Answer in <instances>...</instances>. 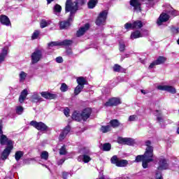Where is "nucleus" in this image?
I'll use <instances>...</instances> for the list:
<instances>
[{
  "instance_id": "40",
  "label": "nucleus",
  "mask_w": 179,
  "mask_h": 179,
  "mask_svg": "<svg viewBox=\"0 0 179 179\" xmlns=\"http://www.w3.org/2000/svg\"><path fill=\"white\" fill-rule=\"evenodd\" d=\"M103 149L105 152H108V151L111 150V144H110V143L103 144Z\"/></svg>"
},
{
  "instance_id": "8",
  "label": "nucleus",
  "mask_w": 179,
  "mask_h": 179,
  "mask_svg": "<svg viewBox=\"0 0 179 179\" xmlns=\"http://www.w3.org/2000/svg\"><path fill=\"white\" fill-rule=\"evenodd\" d=\"M30 125H31V127H34V128H36V129H38V131H41V132H45V131L48 129V127H47V125H45V124L42 122H38L32 120L30 122Z\"/></svg>"
},
{
  "instance_id": "46",
  "label": "nucleus",
  "mask_w": 179,
  "mask_h": 179,
  "mask_svg": "<svg viewBox=\"0 0 179 179\" xmlns=\"http://www.w3.org/2000/svg\"><path fill=\"white\" fill-rule=\"evenodd\" d=\"M124 28L127 29V30H128V29H134V23H126Z\"/></svg>"
},
{
  "instance_id": "27",
  "label": "nucleus",
  "mask_w": 179,
  "mask_h": 179,
  "mask_svg": "<svg viewBox=\"0 0 179 179\" xmlns=\"http://www.w3.org/2000/svg\"><path fill=\"white\" fill-rule=\"evenodd\" d=\"M145 23L141 20H136L133 22V29H142Z\"/></svg>"
},
{
  "instance_id": "20",
  "label": "nucleus",
  "mask_w": 179,
  "mask_h": 179,
  "mask_svg": "<svg viewBox=\"0 0 179 179\" xmlns=\"http://www.w3.org/2000/svg\"><path fill=\"white\" fill-rule=\"evenodd\" d=\"M41 95L44 99H47L48 100H52L54 99H57V94H51L48 92H41Z\"/></svg>"
},
{
  "instance_id": "2",
  "label": "nucleus",
  "mask_w": 179,
  "mask_h": 179,
  "mask_svg": "<svg viewBox=\"0 0 179 179\" xmlns=\"http://www.w3.org/2000/svg\"><path fill=\"white\" fill-rule=\"evenodd\" d=\"M146 148L143 156V169H148L149 163H152V162H155V154L153 153V146H152V142L150 141H146L145 142Z\"/></svg>"
},
{
  "instance_id": "3",
  "label": "nucleus",
  "mask_w": 179,
  "mask_h": 179,
  "mask_svg": "<svg viewBox=\"0 0 179 179\" xmlns=\"http://www.w3.org/2000/svg\"><path fill=\"white\" fill-rule=\"evenodd\" d=\"M92 115V108H86L82 113L75 111L72 115V119L76 121H86Z\"/></svg>"
},
{
  "instance_id": "51",
  "label": "nucleus",
  "mask_w": 179,
  "mask_h": 179,
  "mask_svg": "<svg viewBox=\"0 0 179 179\" xmlns=\"http://www.w3.org/2000/svg\"><path fill=\"white\" fill-rule=\"evenodd\" d=\"M64 114L66 117H69V108H66L64 110Z\"/></svg>"
},
{
  "instance_id": "50",
  "label": "nucleus",
  "mask_w": 179,
  "mask_h": 179,
  "mask_svg": "<svg viewBox=\"0 0 179 179\" xmlns=\"http://www.w3.org/2000/svg\"><path fill=\"white\" fill-rule=\"evenodd\" d=\"M68 177H69V173H68V172H63L62 173V178L68 179Z\"/></svg>"
},
{
  "instance_id": "34",
  "label": "nucleus",
  "mask_w": 179,
  "mask_h": 179,
  "mask_svg": "<svg viewBox=\"0 0 179 179\" xmlns=\"http://www.w3.org/2000/svg\"><path fill=\"white\" fill-rule=\"evenodd\" d=\"M83 87H85V86L78 85L74 90V94L78 96V94H79V93L83 90Z\"/></svg>"
},
{
  "instance_id": "33",
  "label": "nucleus",
  "mask_w": 179,
  "mask_h": 179,
  "mask_svg": "<svg viewBox=\"0 0 179 179\" xmlns=\"http://www.w3.org/2000/svg\"><path fill=\"white\" fill-rule=\"evenodd\" d=\"M23 157V152L22 151H17L15 154V159L17 162H19L20 159Z\"/></svg>"
},
{
  "instance_id": "30",
  "label": "nucleus",
  "mask_w": 179,
  "mask_h": 179,
  "mask_svg": "<svg viewBox=\"0 0 179 179\" xmlns=\"http://www.w3.org/2000/svg\"><path fill=\"white\" fill-rule=\"evenodd\" d=\"M77 83L78 86H85L86 85L87 81L86 79L83 77H79L77 78Z\"/></svg>"
},
{
  "instance_id": "6",
  "label": "nucleus",
  "mask_w": 179,
  "mask_h": 179,
  "mask_svg": "<svg viewBox=\"0 0 179 179\" xmlns=\"http://www.w3.org/2000/svg\"><path fill=\"white\" fill-rule=\"evenodd\" d=\"M142 2L141 0H130V9L136 13L142 12Z\"/></svg>"
},
{
  "instance_id": "1",
  "label": "nucleus",
  "mask_w": 179,
  "mask_h": 179,
  "mask_svg": "<svg viewBox=\"0 0 179 179\" xmlns=\"http://www.w3.org/2000/svg\"><path fill=\"white\" fill-rule=\"evenodd\" d=\"M85 2V0H76L73 2H72V0H66L65 10L66 12H70V17L67 21L60 22V29H68L71 26L72 16L76 13L79 5H83Z\"/></svg>"
},
{
  "instance_id": "41",
  "label": "nucleus",
  "mask_w": 179,
  "mask_h": 179,
  "mask_svg": "<svg viewBox=\"0 0 179 179\" xmlns=\"http://www.w3.org/2000/svg\"><path fill=\"white\" fill-rule=\"evenodd\" d=\"M41 158L43 159V160L48 159V152L47 151H43L41 154Z\"/></svg>"
},
{
  "instance_id": "21",
  "label": "nucleus",
  "mask_w": 179,
  "mask_h": 179,
  "mask_svg": "<svg viewBox=\"0 0 179 179\" xmlns=\"http://www.w3.org/2000/svg\"><path fill=\"white\" fill-rule=\"evenodd\" d=\"M32 103H39V101H43V98L40 96L38 92H34L30 98Z\"/></svg>"
},
{
  "instance_id": "12",
  "label": "nucleus",
  "mask_w": 179,
  "mask_h": 179,
  "mask_svg": "<svg viewBox=\"0 0 179 179\" xmlns=\"http://www.w3.org/2000/svg\"><path fill=\"white\" fill-rule=\"evenodd\" d=\"M169 19H170V15H169L166 13H162L159 15V17L157 21V24L158 26H162V24H163L164 23H166V22H167L169 20Z\"/></svg>"
},
{
  "instance_id": "59",
  "label": "nucleus",
  "mask_w": 179,
  "mask_h": 179,
  "mask_svg": "<svg viewBox=\"0 0 179 179\" xmlns=\"http://www.w3.org/2000/svg\"><path fill=\"white\" fill-rule=\"evenodd\" d=\"M115 179H124V176L116 178Z\"/></svg>"
},
{
  "instance_id": "23",
  "label": "nucleus",
  "mask_w": 179,
  "mask_h": 179,
  "mask_svg": "<svg viewBox=\"0 0 179 179\" xmlns=\"http://www.w3.org/2000/svg\"><path fill=\"white\" fill-rule=\"evenodd\" d=\"M8 50H9L7 47L3 48L1 50V53H0V64L5 61L6 58V55H8Z\"/></svg>"
},
{
  "instance_id": "54",
  "label": "nucleus",
  "mask_w": 179,
  "mask_h": 179,
  "mask_svg": "<svg viewBox=\"0 0 179 179\" xmlns=\"http://www.w3.org/2000/svg\"><path fill=\"white\" fill-rule=\"evenodd\" d=\"M156 178L157 179H162L163 177L162 176V173L160 172L156 173Z\"/></svg>"
},
{
  "instance_id": "17",
  "label": "nucleus",
  "mask_w": 179,
  "mask_h": 179,
  "mask_svg": "<svg viewBox=\"0 0 179 179\" xmlns=\"http://www.w3.org/2000/svg\"><path fill=\"white\" fill-rule=\"evenodd\" d=\"M9 142L13 143V141H12V140H9V138H8L6 135H3V133L0 134L1 145H2L3 146H4V145H6V146H9Z\"/></svg>"
},
{
  "instance_id": "14",
  "label": "nucleus",
  "mask_w": 179,
  "mask_h": 179,
  "mask_svg": "<svg viewBox=\"0 0 179 179\" xmlns=\"http://www.w3.org/2000/svg\"><path fill=\"white\" fill-rule=\"evenodd\" d=\"M72 44V41L64 40L62 42H51L48 44V47L50 48L51 47H57V45H71Z\"/></svg>"
},
{
  "instance_id": "43",
  "label": "nucleus",
  "mask_w": 179,
  "mask_h": 179,
  "mask_svg": "<svg viewBox=\"0 0 179 179\" xmlns=\"http://www.w3.org/2000/svg\"><path fill=\"white\" fill-rule=\"evenodd\" d=\"M142 162V164H143V155H138L136 157L135 162L139 163Z\"/></svg>"
},
{
  "instance_id": "39",
  "label": "nucleus",
  "mask_w": 179,
  "mask_h": 179,
  "mask_svg": "<svg viewBox=\"0 0 179 179\" xmlns=\"http://www.w3.org/2000/svg\"><path fill=\"white\" fill-rule=\"evenodd\" d=\"M23 106H18L15 108L16 114H18V115H21V114H23L24 111Z\"/></svg>"
},
{
  "instance_id": "52",
  "label": "nucleus",
  "mask_w": 179,
  "mask_h": 179,
  "mask_svg": "<svg viewBox=\"0 0 179 179\" xmlns=\"http://www.w3.org/2000/svg\"><path fill=\"white\" fill-rule=\"evenodd\" d=\"M169 13H171L172 16H177V11L176 10L172 9L171 11H169Z\"/></svg>"
},
{
  "instance_id": "19",
  "label": "nucleus",
  "mask_w": 179,
  "mask_h": 179,
  "mask_svg": "<svg viewBox=\"0 0 179 179\" xmlns=\"http://www.w3.org/2000/svg\"><path fill=\"white\" fill-rule=\"evenodd\" d=\"M90 28V24H85L84 27H82L80 28L78 31H77V36L80 37L81 36H83L87 30Z\"/></svg>"
},
{
  "instance_id": "63",
  "label": "nucleus",
  "mask_w": 179,
  "mask_h": 179,
  "mask_svg": "<svg viewBox=\"0 0 179 179\" xmlns=\"http://www.w3.org/2000/svg\"><path fill=\"white\" fill-rule=\"evenodd\" d=\"M177 43H178V44L179 45V38H178V40L177 41Z\"/></svg>"
},
{
  "instance_id": "32",
  "label": "nucleus",
  "mask_w": 179,
  "mask_h": 179,
  "mask_svg": "<svg viewBox=\"0 0 179 179\" xmlns=\"http://www.w3.org/2000/svg\"><path fill=\"white\" fill-rule=\"evenodd\" d=\"M20 82H24L26 80V78H27V73L24 71H21L19 74Z\"/></svg>"
},
{
  "instance_id": "38",
  "label": "nucleus",
  "mask_w": 179,
  "mask_h": 179,
  "mask_svg": "<svg viewBox=\"0 0 179 179\" xmlns=\"http://www.w3.org/2000/svg\"><path fill=\"white\" fill-rule=\"evenodd\" d=\"M113 71L114 72H122V71H124V69L118 64H115L113 66Z\"/></svg>"
},
{
  "instance_id": "55",
  "label": "nucleus",
  "mask_w": 179,
  "mask_h": 179,
  "mask_svg": "<svg viewBox=\"0 0 179 179\" xmlns=\"http://www.w3.org/2000/svg\"><path fill=\"white\" fill-rule=\"evenodd\" d=\"M173 33L177 34L178 33V28L173 27L172 28Z\"/></svg>"
},
{
  "instance_id": "28",
  "label": "nucleus",
  "mask_w": 179,
  "mask_h": 179,
  "mask_svg": "<svg viewBox=\"0 0 179 179\" xmlns=\"http://www.w3.org/2000/svg\"><path fill=\"white\" fill-rule=\"evenodd\" d=\"M155 115H156L157 121H158L159 124H162V122H164V120L163 119V116H162V113H160L159 110H155Z\"/></svg>"
},
{
  "instance_id": "44",
  "label": "nucleus",
  "mask_w": 179,
  "mask_h": 179,
  "mask_svg": "<svg viewBox=\"0 0 179 179\" xmlns=\"http://www.w3.org/2000/svg\"><path fill=\"white\" fill-rule=\"evenodd\" d=\"M59 155H66V147H65V145H63L60 148V150H59Z\"/></svg>"
},
{
  "instance_id": "61",
  "label": "nucleus",
  "mask_w": 179,
  "mask_h": 179,
  "mask_svg": "<svg viewBox=\"0 0 179 179\" xmlns=\"http://www.w3.org/2000/svg\"><path fill=\"white\" fill-rule=\"evenodd\" d=\"M123 179H129V177L124 176Z\"/></svg>"
},
{
  "instance_id": "36",
  "label": "nucleus",
  "mask_w": 179,
  "mask_h": 179,
  "mask_svg": "<svg viewBox=\"0 0 179 179\" xmlns=\"http://www.w3.org/2000/svg\"><path fill=\"white\" fill-rule=\"evenodd\" d=\"M49 24H51V21H47L45 20H43L41 22L40 26L41 29H44V27H47V26H49Z\"/></svg>"
},
{
  "instance_id": "22",
  "label": "nucleus",
  "mask_w": 179,
  "mask_h": 179,
  "mask_svg": "<svg viewBox=\"0 0 179 179\" xmlns=\"http://www.w3.org/2000/svg\"><path fill=\"white\" fill-rule=\"evenodd\" d=\"M0 22L4 26H10V20L6 15H2L0 16Z\"/></svg>"
},
{
  "instance_id": "60",
  "label": "nucleus",
  "mask_w": 179,
  "mask_h": 179,
  "mask_svg": "<svg viewBox=\"0 0 179 179\" xmlns=\"http://www.w3.org/2000/svg\"><path fill=\"white\" fill-rule=\"evenodd\" d=\"M54 0H47L48 3H51Z\"/></svg>"
},
{
  "instance_id": "25",
  "label": "nucleus",
  "mask_w": 179,
  "mask_h": 179,
  "mask_svg": "<svg viewBox=\"0 0 179 179\" xmlns=\"http://www.w3.org/2000/svg\"><path fill=\"white\" fill-rule=\"evenodd\" d=\"M78 160L79 162H84V163H89V162H90V160H92V158H90V157H89V155H80L78 157Z\"/></svg>"
},
{
  "instance_id": "62",
  "label": "nucleus",
  "mask_w": 179,
  "mask_h": 179,
  "mask_svg": "<svg viewBox=\"0 0 179 179\" xmlns=\"http://www.w3.org/2000/svg\"><path fill=\"white\" fill-rule=\"evenodd\" d=\"M176 132H177V134H178V135H179V127L177 129Z\"/></svg>"
},
{
  "instance_id": "37",
  "label": "nucleus",
  "mask_w": 179,
  "mask_h": 179,
  "mask_svg": "<svg viewBox=\"0 0 179 179\" xmlns=\"http://www.w3.org/2000/svg\"><path fill=\"white\" fill-rule=\"evenodd\" d=\"M110 124L113 128H117V127H120V122L117 120H110Z\"/></svg>"
},
{
  "instance_id": "24",
  "label": "nucleus",
  "mask_w": 179,
  "mask_h": 179,
  "mask_svg": "<svg viewBox=\"0 0 179 179\" xmlns=\"http://www.w3.org/2000/svg\"><path fill=\"white\" fill-rule=\"evenodd\" d=\"M140 37H143V34L141 31L136 30L131 33L130 38L135 40V38H140Z\"/></svg>"
},
{
  "instance_id": "64",
  "label": "nucleus",
  "mask_w": 179,
  "mask_h": 179,
  "mask_svg": "<svg viewBox=\"0 0 179 179\" xmlns=\"http://www.w3.org/2000/svg\"><path fill=\"white\" fill-rule=\"evenodd\" d=\"M87 153H89V150L87 151Z\"/></svg>"
},
{
  "instance_id": "10",
  "label": "nucleus",
  "mask_w": 179,
  "mask_h": 179,
  "mask_svg": "<svg viewBox=\"0 0 179 179\" xmlns=\"http://www.w3.org/2000/svg\"><path fill=\"white\" fill-rule=\"evenodd\" d=\"M117 142L119 143H124V145H128L129 146H132L136 143V141L134 138H122V137H119L117 138Z\"/></svg>"
},
{
  "instance_id": "47",
  "label": "nucleus",
  "mask_w": 179,
  "mask_h": 179,
  "mask_svg": "<svg viewBox=\"0 0 179 179\" xmlns=\"http://www.w3.org/2000/svg\"><path fill=\"white\" fill-rule=\"evenodd\" d=\"M120 51L121 52H123V51H124L125 50V43H120Z\"/></svg>"
},
{
  "instance_id": "4",
  "label": "nucleus",
  "mask_w": 179,
  "mask_h": 179,
  "mask_svg": "<svg viewBox=\"0 0 179 179\" xmlns=\"http://www.w3.org/2000/svg\"><path fill=\"white\" fill-rule=\"evenodd\" d=\"M43 59V49L36 48L35 50L31 55V64H38Z\"/></svg>"
},
{
  "instance_id": "42",
  "label": "nucleus",
  "mask_w": 179,
  "mask_h": 179,
  "mask_svg": "<svg viewBox=\"0 0 179 179\" xmlns=\"http://www.w3.org/2000/svg\"><path fill=\"white\" fill-rule=\"evenodd\" d=\"M60 90L63 93H65V92H68V85L65 83H62Z\"/></svg>"
},
{
  "instance_id": "53",
  "label": "nucleus",
  "mask_w": 179,
  "mask_h": 179,
  "mask_svg": "<svg viewBox=\"0 0 179 179\" xmlns=\"http://www.w3.org/2000/svg\"><path fill=\"white\" fill-rule=\"evenodd\" d=\"M64 162H65V159H62L57 161V166H62V164H64Z\"/></svg>"
},
{
  "instance_id": "16",
  "label": "nucleus",
  "mask_w": 179,
  "mask_h": 179,
  "mask_svg": "<svg viewBox=\"0 0 179 179\" xmlns=\"http://www.w3.org/2000/svg\"><path fill=\"white\" fill-rule=\"evenodd\" d=\"M169 169V164L166 159L162 157L159 159L158 170H167Z\"/></svg>"
},
{
  "instance_id": "13",
  "label": "nucleus",
  "mask_w": 179,
  "mask_h": 179,
  "mask_svg": "<svg viewBox=\"0 0 179 179\" xmlns=\"http://www.w3.org/2000/svg\"><path fill=\"white\" fill-rule=\"evenodd\" d=\"M166 61H167V59L166 57L159 56L155 61L150 64L149 69H152L155 68L156 65H162V64H164Z\"/></svg>"
},
{
  "instance_id": "49",
  "label": "nucleus",
  "mask_w": 179,
  "mask_h": 179,
  "mask_svg": "<svg viewBox=\"0 0 179 179\" xmlns=\"http://www.w3.org/2000/svg\"><path fill=\"white\" fill-rule=\"evenodd\" d=\"M135 120H136V115H133L129 117L128 121L132 122V121H135Z\"/></svg>"
},
{
  "instance_id": "35",
  "label": "nucleus",
  "mask_w": 179,
  "mask_h": 179,
  "mask_svg": "<svg viewBox=\"0 0 179 179\" xmlns=\"http://www.w3.org/2000/svg\"><path fill=\"white\" fill-rule=\"evenodd\" d=\"M97 5V0H90L88 2V8L90 9H93Z\"/></svg>"
},
{
  "instance_id": "45",
  "label": "nucleus",
  "mask_w": 179,
  "mask_h": 179,
  "mask_svg": "<svg viewBox=\"0 0 179 179\" xmlns=\"http://www.w3.org/2000/svg\"><path fill=\"white\" fill-rule=\"evenodd\" d=\"M39 35H40L39 31H37V30L34 31V32L33 33V34L31 36L32 40H36V38H38Z\"/></svg>"
},
{
  "instance_id": "18",
  "label": "nucleus",
  "mask_w": 179,
  "mask_h": 179,
  "mask_svg": "<svg viewBox=\"0 0 179 179\" xmlns=\"http://www.w3.org/2000/svg\"><path fill=\"white\" fill-rule=\"evenodd\" d=\"M69 132H71V127L69 126H66L61 132L59 136V141H64V138H66V136L68 135V134H69Z\"/></svg>"
},
{
  "instance_id": "7",
  "label": "nucleus",
  "mask_w": 179,
  "mask_h": 179,
  "mask_svg": "<svg viewBox=\"0 0 179 179\" xmlns=\"http://www.w3.org/2000/svg\"><path fill=\"white\" fill-rule=\"evenodd\" d=\"M112 164H115L117 167H125L128 164V161L126 159H119L117 155H114L110 159Z\"/></svg>"
},
{
  "instance_id": "29",
  "label": "nucleus",
  "mask_w": 179,
  "mask_h": 179,
  "mask_svg": "<svg viewBox=\"0 0 179 179\" xmlns=\"http://www.w3.org/2000/svg\"><path fill=\"white\" fill-rule=\"evenodd\" d=\"M61 10H62V8L59 4H56L53 8V13L59 16V13H61Z\"/></svg>"
},
{
  "instance_id": "11",
  "label": "nucleus",
  "mask_w": 179,
  "mask_h": 179,
  "mask_svg": "<svg viewBox=\"0 0 179 179\" xmlns=\"http://www.w3.org/2000/svg\"><path fill=\"white\" fill-rule=\"evenodd\" d=\"M157 89L164 92H169V93H171L172 94H176V88L171 85H158Z\"/></svg>"
},
{
  "instance_id": "9",
  "label": "nucleus",
  "mask_w": 179,
  "mask_h": 179,
  "mask_svg": "<svg viewBox=\"0 0 179 179\" xmlns=\"http://www.w3.org/2000/svg\"><path fill=\"white\" fill-rule=\"evenodd\" d=\"M13 149V143H11L10 141H9L8 145L6 146V149L2 152V155H1L2 160H5L8 159V157L9 156V155H10V152H12Z\"/></svg>"
},
{
  "instance_id": "15",
  "label": "nucleus",
  "mask_w": 179,
  "mask_h": 179,
  "mask_svg": "<svg viewBox=\"0 0 179 179\" xmlns=\"http://www.w3.org/2000/svg\"><path fill=\"white\" fill-rule=\"evenodd\" d=\"M121 104V99L120 98H112L105 103L106 107H113V106H118Z\"/></svg>"
},
{
  "instance_id": "26",
  "label": "nucleus",
  "mask_w": 179,
  "mask_h": 179,
  "mask_svg": "<svg viewBox=\"0 0 179 179\" xmlns=\"http://www.w3.org/2000/svg\"><path fill=\"white\" fill-rule=\"evenodd\" d=\"M27 94H29V93L27 92V90H24L19 97V101L20 103H23V101H24V100H26V97H27Z\"/></svg>"
},
{
  "instance_id": "31",
  "label": "nucleus",
  "mask_w": 179,
  "mask_h": 179,
  "mask_svg": "<svg viewBox=\"0 0 179 179\" xmlns=\"http://www.w3.org/2000/svg\"><path fill=\"white\" fill-rule=\"evenodd\" d=\"M100 131L103 134H107V132H110V131H111V126H110V125L102 126L101 127Z\"/></svg>"
},
{
  "instance_id": "56",
  "label": "nucleus",
  "mask_w": 179,
  "mask_h": 179,
  "mask_svg": "<svg viewBox=\"0 0 179 179\" xmlns=\"http://www.w3.org/2000/svg\"><path fill=\"white\" fill-rule=\"evenodd\" d=\"M1 134H3V131H2V122L0 121V135Z\"/></svg>"
},
{
  "instance_id": "5",
  "label": "nucleus",
  "mask_w": 179,
  "mask_h": 179,
  "mask_svg": "<svg viewBox=\"0 0 179 179\" xmlns=\"http://www.w3.org/2000/svg\"><path fill=\"white\" fill-rule=\"evenodd\" d=\"M107 15H108V10H103L99 14L95 22L96 26H104V24H106V20H107Z\"/></svg>"
},
{
  "instance_id": "58",
  "label": "nucleus",
  "mask_w": 179,
  "mask_h": 179,
  "mask_svg": "<svg viewBox=\"0 0 179 179\" xmlns=\"http://www.w3.org/2000/svg\"><path fill=\"white\" fill-rule=\"evenodd\" d=\"M141 93H143V94H146V91H145V90H141Z\"/></svg>"
},
{
  "instance_id": "57",
  "label": "nucleus",
  "mask_w": 179,
  "mask_h": 179,
  "mask_svg": "<svg viewBox=\"0 0 179 179\" xmlns=\"http://www.w3.org/2000/svg\"><path fill=\"white\" fill-rule=\"evenodd\" d=\"M67 55H72V50H66Z\"/></svg>"
},
{
  "instance_id": "48",
  "label": "nucleus",
  "mask_w": 179,
  "mask_h": 179,
  "mask_svg": "<svg viewBox=\"0 0 179 179\" xmlns=\"http://www.w3.org/2000/svg\"><path fill=\"white\" fill-rule=\"evenodd\" d=\"M55 61L57 64H62L64 62V59H62V57H58L55 59Z\"/></svg>"
}]
</instances>
